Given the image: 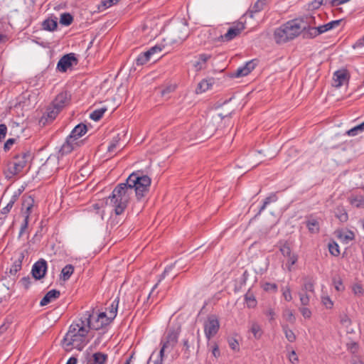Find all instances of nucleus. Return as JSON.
I'll use <instances>...</instances> for the list:
<instances>
[{
    "instance_id": "nucleus-1",
    "label": "nucleus",
    "mask_w": 364,
    "mask_h": 364,
    "mask_svg": "<svg viewBox=\"0 0 364 364\" xmlns=\"http://www.w3.org/2000/svg\"><path fill=\"white\" fill-rule=\"evenodd\" d=\"M314 23L315 16L313 15H306L300 18L289 21L275 30L274 33L275 41L277 43H283L292 40L302 33L309 23Z\"/></svg>"
},
{
    "instance_id": "nucleus-2",
    "label": "nucleus",
    "mask_w": 364,
    "mask_h": 364,
    "mask_svg": "<svg viewBox=\"0 0 364 364\" xmlns=\"http://www.w3.org/2000/svg\"><path fill=\"white\" fill-rule=\"evenodd\" d=\"M90 311H86L78 322L73 323L66 333L63 342L68 347L81 350L86 344L85 338L89 331Z\"/></svg>"
},
{
    "instance_id": "nucleus-3",
    "label": "nucleus",
    "mask_w": 364,
    "mask_h": 364,
    "mask_svg": "<svg viewBox=\"0 0 364 364\" xmlns=\"http://www.w3.org/2000/svg\"><path fill=\"white\" fill-rule=\"evenodd\" d=\"M132 195L133 190L125 183H119L114 188L109 200L116 215H121L124 211Z\"/></svg>"
},
{
    "instance_id": "nucleus-4",
    "label": "nucleus",
    "mask_w": 364,
    "mask_h": 364,
    "mask_svg": "<svg viewBox=\"0 0 364 364\" xmlns=\"http://www.w3.org/2000/svg\"><path fill=\"white\" fill-rule=\"evenodd\" d=\"M125 183L133 190V193H135L136 198L139 201L148 193L151 185V178L137 171L130 174Z\"/></svg>"
},
{
    "instance_id": "nucleus-5",
    "label": "nucleus",
    "mask_w": 364,
    "mask_h": 364,
    "mask_svg": "<svg viewBox=\"0 0 364 364\" xmlns=\"http://www.w3.org/2000/svg\"><path fill=\"white\" fill-rule=\"evenodd\" d=\"M30 159L31 154L28 152H22L16 155L8 164L6 177L11 178L21 172Z\"/></svg>"
},
{
    "instance_id": "nucleus-6",
    "label": "nucleus",
    "mask_w": 364,
    "mask_h": 364,
    "mask_svg": "<svg viewBox=\"0 0 364 364\" xmlns=\"http://www.w3.org/2000/svg\"><path fill=\"white\" fill-rule=\"evenodd\" d=\"M220 323L216 316H209L204 322V331L206 338L210 340L218 331Z\"/></svg>"
},
{
    "instance_id": "nucleus-7",
    "label": "nucleus",
    "mask_w": 364,
    "mask_h": 364,
    "mask_svg": "<svg viewBox=\"0 0 364 364\" xmlns=\"http://www.w3.org/2000/svg\"><path fill=\"white\" fill-rule=\"evenodd\" d=\"M231 114L230 109L224 110V108H217L211 117V120L209 122L208 127L212 126V132L215 131L219 127L222 120L228 117Z\"/></svg>"
},
{
    "instance_id": "nucleus-8",
    "label": "nucleus",
    "mask_w": 364,
    "mask_h": 364,
    "mask_svg": "<svg viewBox=\"0 0 364 364\" xmlns=\"http://www.w3.org/2000/svg\"><path fill=\"white\" fill-rule=\"evenodd\" d=\"M179 332L175 329H169L165 338L161 340V345L164 348H167L168 352H171L178 342Z\"/></svg>"
},
{
    "instance_id": "nucleus-9",
    "label": "nucleus",
    "mask_w": 364,
    "mask_h": 364,
    "mask_svg": "<svg viewBox=\"0 0 364 364\" xmlns=\"http://www.w3.org/2000/svg\"><path fill=\"white\" fill-rule=\"evenodd\" d=\"M92 316L91 315L90 318V325L87 326L89 329H101L107 326L112 321V319H109V316H108L105 312L100 313L95 321L92 320Z\"/></svg>"
},
{
    "instance_id": "nucleus-10",
    "label": "nucleus",
    "mask_w": 364,
    "mask_h": 364,
    "mask_svg": "<svg viewBox=\"0 0 364 364\" xmlns=\"http://www.w3.org/2000/svg\"><path fill=\"white\" fill-rule=\"evenodd\" d=\"M245 28V24L242 22H238L230 27L228 31L221 36V38L223 41H230L239 36Z\"/></svg>"
},
{
    "instance_id": "nucleus-11",
    "label": "nucleus",
    "mask_w": 364,
    "mask_h": 364,
    "mask_svg": "<svg viewBox=\"0 0 364 364\" xmlns=\"http://www.w3.org/2000/svg\"><path fill=\"white\" fill-rule=\"evenodd\" d=\"M77 63V58L73 53H69L63 56L58 63L57 68L61 72H65L73 64Z\"/></svg>"
},
{
    "instance_id": "nucleus-12",
    "label": "nucleus",
    "mask_w": 364,
    "mask_h": 364,
    "mask_svg": "<svg viewBox=\"0 0 364 364\" xmlns=\"http://www.w3.org/2000/svg\"><path fill=\"white\" fill-rule=\"evenodd\" d=\"M47 270V263L46 261L43 259H41L38 262H36L31 270V273L33 277L36 279H41L44 277L46 272Z\"/></svg>"
},
{
    "instance_id": "nucleus-13",
    "label": "nucleus",
    "mask_w": 364,
    "mask_h": 364,
    "mask_svg": "<svg viewBox=\"0 0 364 364\" xmlns=\"http://www.w3.org/2000/svg\"><path fill=\"white\" fill-rule=\"evenodd\" d=\"M348 78L349 76L346 70H337L333 75V85L336 87H340L348 82Z\"/></svg>"
},
{
    "instance_id": "nucleus-14",
    "label": "nucleus",
    "mask_w": 364,
    "mask_h": 364,
    "mask_svg": "<svg viewBox=\"0 0 364 364\" xmlns=\"http://www.w3.org/2000/svg\"><path fill=\"white\" fill-rule=\"evenodd\" d=\"M70 99V95L68 92H62L53 100V105L61 110L69 103Z\"/></svg>"
},
{
    "instance_id": "nucleus-15",
    "label": "nucleus",
    "mask_w": 364,
    "mask_h": 364,
    "mask_svg": "<svg viewBox=\"0 0 364 364\" xmlns=\"http://www.w3.org/2000/svg\"><path fill=\"white\" fill-rule=\"evenodd\" d=\"M316 21L314 23H309L308 27L306 30L303 31V36L305 38H312L317 36L319 34L324 33L323 29L321 28V26L314 27L312 26L316 25Z\"/></svg>"
},
{
    "instance_id": "nucleus-16",
    "label": "nucleus",
    "mask_w": 364,
    "mask_h": 364,
    "mask_svg": "<svg viewBox=\"0 0 364 364\" xmlns=\"http://www.w3.org/2000/svg\"><path fill=\"white\" fill-rule=\"evenodd\" d=\"M255 64L252 61H249L244 66L238 68L232 74V76L235 77L247 76L255 69Z\"/></svg>"
},
{
    "instance_id": "nucleus-17",
    "label": "nucleus",
    "mask_w": 364,
    "mask_h": 364,
    "mask_svg": "<svg viewBox=\"0 0 364 364\" xmlns=\"http://www.w3.org/2000/svg\"><path fill=\"white\" fill-rule=\"evenodd\" d=\"M87 129L86 125L80 124L73 129L68 137L76 141L80 137L83 136L87 132Z\"/></svg>"
},
{
    "instance_id": "nucleus-18",
    "label": "nucleus",
    "mask_w": 364,
    "mask_h": 364,
    "mask_svg": "<svg viewBox=\"0 0 364 364\" xmlns=\"http://www.w3.org/2000/svg\"><path fill=\"white\" fill-rule=\"evenodd\" d=\"M107 355L102 353H95L87 358V364H104Z\"/></svg>"
},
{
    "instance_id": "nucleus-19",
    "label": "nucleus",
    "mask_w": 364,
    "mask_h": 364,
    "mask_svg": "<svg viewBox=\"0 0 364 364\" xmlns=\"http://www.w3.org/2000/svg\"><path fill=\"white\" fill-rule=\"evenodd\" d=\"M77 145L78 143L77 141H75L73 139L68 137L65 142L62 145L60 153L61 155L68 154L70 153Z\"/></svg>"
},
{
    "instance_id": "nucleus-20",
    "label": "nucleus",
    "mask_w": 364,
    "mask_h": 364,
    "mask_svg": "<svg viewBox=\"0 0 364 364\" xmlns=\"http://www.w3.org/2000/svg\"><path fill=\"white\" fill-rule=\"evenodd\" d=\"M60 291L55 289H52L46 293L44 297L41 299L40 305L43 306L48 304L52 301L58 299L60 296Z\"/></svg>"
},
{
    "instance_id": "nucleus-21",
    "label": "nucleus",
    "mask_w": 364,
    "mask_h": 364,
    "mask_svg": "<svg viewBox=\"0 0 364 364\" xmlns=\"http://www.w3.org/2000/svg\"><path fill=\"white\" fill-rule=\"evenodd\" d=\"M213 84V79H204L201 80L196 87L197 94L205 92L210 90Z\"/></svg>"
},
{
    "instance_id": "nucleus-22",
    "label": "nucleus",
    "mask_w": 364,
    "mask_h": 364,
    "mask_svg": "<svg viewBox=\"0 0 364 364\" xmlns=\"http://www.w3.org/2000/svg\"><path fill=\"white\" fill-rule=\"evenodd\" d=\"M250 331L253 334L255 339H259L263 333L260 325L256 321L250 323Z\"/></svg>"
},
{
    "instance_id": "nucleus-23",
    "label": "nucleus",
    "mask_w": 364,
    "mask_h": 364,
    "mask_svg": "<svg viewBox=\"0 0 364 364\" xmlns=\"http://www.w3.org/2000/svg\"><path fill=\"white\" fill-rule=\"evenodd\" d=\"M119 298L117 297L110 304L108 308V313L107 314L108 316H109V319H114L117 313V309L119 305Z\"/></svg>"
},
{
    "instance_id": "nucleus-24",
    "label": "nucleus",
    "mask_w": 364,
    "mask_h": 364,
    "mask_svg": "<svg viewBox=\"0 0 364 364\" xmlns=\"http://www.w3.org/2000/svg\"><path fill=\"white\" fill-rule=\"evenodd\" d=\"M306 223L311 233L315 234L319 232V223L316 219L311 218Z\"/></svg>"
},
{
    "instance_id": "nucleus-25",
    "label": "nucleus",
    "mask_w": 364,
    "mask_h": 364,
    "mask_svg": "<svg viewBox=\"0 0 364 364\" xmlns=\"http://www.w3.org/2000/svg\"><path fill=\"white\" fill-rule=\"evenodd\" d=\"M210 58V55L208 54H200L198 58V60H196L194 63V67L196 68V70H199L204 68V65L205 63Z\"/></svg>"
},
{
    "instance_id": "nucleus-26",
    "label": "nucleus",
    "mask_w": 364,
    "mask_h": 364,
    "mask_svg": "<svg viewBox=\"0 0 364 364\" xmlns=\"http://www.w3.org/2000/svg\"><path fill=\"white\" fill-rule=\"evenodd\" d=\"M73 272L74 267L72 264H67L61 271L60 279L63 281L68 280Z\"/></svg>"
},
{
    "instance_id": "nucleus-27",
    "label": "nucleus",
    "mask_w": 364,
    "mask_h": 364,
    "mask_svg": "<svg viewBox=\"0 0 364 364\" xmlns=\"http://www.w3.org/2000/svg\"><path fill=\"white\" fill-rule=\"evenodd\" d=\"M42 26L45 30L53 31L57 28L58 23L56 20L46 19L43 22Z\"/></svg>"
},
{
    "instance_id": "nucleus-28",
    "label": "nucleus",
    "mask_w": 364,
    "mask_h": 364,
    "mask_svg": "<svg viewBox=\"0 0 364 364\" xmlns=\"http://www.w3.org/2000/svg\"><path fill=\"white\" fill-rule=\"evenodd\" d=\"M363 132H364V122L362 124L357 125V126L353 127L352 129H349L348 131H347L346 134H347V135H348L350 136H355L358 135V134L362 133Z\"/></svg>"
},
{
    "instance_id": "nucleus-29",
    "label": "nucleus",
    "mask_w": 364,
    "mask_h": 364,
    "mask_svg": "<svg viewBox=\"0 0 364 364\" xmlns=\"http://www.w3.org/2000/svg\"><path fill=\"white\" fill-rule=\"evenodd\" d=\"M336 216L342 223L346 222L348 219V213L342 207L336 209Z\"/></svg>"
},
{
    "instance_id": "nucleus-30",
    "label": "nucleus",
    "mask_w": 364,
    "mask_h": 364,
    "mask_svg": "<svg viewBox=\"0 0 364 364\" xmlns=\"http://www.w3.org/2000/svg\"><path fill=\"white\" fill-rule=\"evenodd\" d=\"M338 237L341 241L348 243L354 239V233L352 231L341 232L338 234Z\"/></svg>"
},
{
    "instance_id": "nucleus-31",
    "label": "nucleus",
    "mask_w": 364,
    "mask_h": 364,
    "mask_svg": "<svg viewBox=\"0 0 364 364\" xmlns=\"http://www.w3.org/2000/svg\"><path fill=\"white\" fill-rule=\"evenodd\" d=\"M350 202L356 208H364V197L362 196H357L351 198L350 199Z\"/></svg>"
},
{
    "instance_id": "nucleus-32",
    "label": "nucleus",
    "mask_w": 364,
    "mask_h": 364,
    "mask_svg": "<svg viewBox=\"0 0 364 364\" xmlns=\"http://www.w3.org/2000/svg\"><path fill=\"white\" fill-rule=\"evenodd\" d=\"M106 110V108L95 109L92 113H90V117L94 121H98L102 117Z\"/></svg>"
},
{
    "instance_id": "nucleus-33",
    "label": "nucleus",
    "mask_w": 364,
    "mask_h": 364,
    "mask_svg": "<svg viewBox=\"0 0 364 364\" xmlns=\"http://www.w3.org/2000/svg\"><path fill=\"white\" fill-rule=\"evenodd\" d=\"M283 331L285 334V336L289 342H294L296 341V336L294 333L289 328V327L287 325L282 326Z\"/></svg>"
},
{
    "instance_id": "nucleus-34",
    "label": "nucleus",
    "mask_w": 364,
    "mask_h": 364,
    "mask_svg": "<svg viewBox=\"0 0 364 364\" xmlns=\"http://www.w3.org/2000/svg\"><path fill=\"white\" fill-rule=\"evenodd\" d=\"M73 20V16L68 13L62 14L60 18V23L64 26H69Z\"/></svg>"
},
{
    "instance_id": "nucleus-35",
    "label": "nucleus",
    "mask_w": 364,
    "mask_h": 364,
    "mask_svg": "<svg viewBox=\"0 0 364 364\" xmlns=\"http://www.w3.org/2000/svg\"><path fill=\"white\" fill-rule=\"evenodd\" d=\"M149 55L147 54L146 51L141 53L137 58L136 59V63L137 65H143L146 63L150 60Z\"/></svg>"
},
{
    "instance_id": "nucleus-36",
    "label": "nucleus",
    "mask_w": 364,
    "mask_h": 364,
    "mask_svg": "<svg viewBox=\"0 0 364 364\" xmlns=\"http://www.w3.org/2000/svg\"><path fill=\"white\" fill-rule=\"evenodd\" d=\"M341 21H342L341 19L332 21L325 25L321 26V28L323 29V31H324V32L328 31L329 30H331V29L338 26Z\"/></svg>"
},
{
    "instance_id": "nucleus-37",
    "label": "nucleus",
    "mask_w": 364,
    "mask_h": 364,
    "mask_svg": "<svg viewBox=\"0 0 364 364\" xmlns=\"http://www.w3.org/2000/svg\"><path fill=\"white\" fill-rule=\"evenodd\" d=\"M119 135L114 136L112 141L110 142V144L109 145L107 148V151L109 153H113L115 151L116 149L119 146Z\"/></svg>"
},
{
    "instance_id": "nucleus-38",
    "label": "nucleus",
    "mask_w": 364,
    "mask_h": 364,
    "mask_svg": "<svg viewBox=\"0 0 364 364\" xmlns=\"http://www.w3.org/2000/svg\"><path fill=\"white\" fill-rule=\"evenodd\" d=\"M283 317L291 323H294L296 320L293 311L289 309H286L284 311Z\"/></svg>"
},
{
    "instance_id": "nucleus-39",
    "label": "nucleus",
    "mask_w": 364,
    "mask_h": 364,
    "mask_svg": "<svg viewBox=\"0 0 364 364\" xmlns=\"http://www.w3.org/2000/svg\"><path fill=\"white\" fill-rule=\"evenodd\" d=\"M328 250L330 253L333 256L336 257L338 256L340 254L339 246L335 242L328 244Z\"/></svg>"
},
{
    "instance_id": "nucleus-40",
    "label": "nucleus",
    "mask_w": 364,
    "mask_h": 364,
    "mask_svg": "<svg viewBox=\"0 0 364 364\" xmlns=\"http://www.w3.org/2000/svg\"><path fill=\"white\" fill-rule=\"evenodd\" d=\"M277 198L274 194H272V195L268 196L267 198H266L263 203V205H262V207L259 209V213H260L262 211H263L266 208V207L268 204H269L270 203H272V202H275L277 200Z\"/></svg>"
},
{
    "instance_id": "nucleus-41",
    "label": "nucleus",
    "mask_w": 364,
    "mask_h": 364,
    "mask_svg": "<svg viewBox=\"0 0 364 364\" xmlns=\"http://www.w3.org/2000/svg\"><path fill=\"white\" fill-rule=\"evenodd\" d=\"M60 112V109H58L57 107H54L53 105V107L49 109L47 112L48 119H49L50 121L53 120Z\"/></svg>"
},
{
    "instance_id": "nucleus-42",
    "label": "nucleus",
    "mask_w": 364,
    "mask_h": 364,
    "mask_svg": "<svg viewBox=\"0 0 364 364\" xmlns=\"http://www.w3.org/2000/svg\"><path fill=\"white\" fill-rule=\"evenodd\" d=\"M163 364V359L156 355V353L153 352L151 355L148 364Z\"/></svg>"
},
{
    "instance_id": "nucleus-43",
    "label": "nucleus",
    "mask_w": 364,
    "mask_h": 364,
    "mask_svg": "<svg viewBox=\"0 0 364 364\" xmlns=\"http://www.w3.org/2000/svg\"><path fill=\"white\" fill-rule=\"evenodd\" d=\"M321 302L323 305L326 306V309H330L333 306V302L328 296H323L321 297Z\"/></svg>"
},
{
    "instance_id": "nucleus-44",
    "label": "nucleus",
    "mask_w": 364,
    "mask_h": 364,
    "mask_svg": "<svg viewBox=\"0 0 364 364\" xmlns=\"http://www.w3.org/2000/svg\"><path fill=\"white\" fill-rule=\"evenodd\" d=\"M161 50H162V47L161 46L157 45V46L151 47L150 49H149L146 51V53L151 58V56H153L155 54L160 53L161 52Z\"/></svg>"
},
{
    "instance_id": "nucleus-45",
    "label": "nucleus",
    "mask_w": 364,
    "mask_h": 364,
    "mask_svg": "<svg viewBox=\"0 0 364 364\" xmlns=\"http://www.w3.org/2000/svg\"><path fill=\"white\" fill-rule=\"evenodd\" d=\"M280 251L284 257H288L292 254L291 249L287 244H284L282 245L280 247Z\"/></svg>"
},
{
    "instance_id": "nucleus-46",
    "label": "nucleus",
    "mask_w": 364,
    "mask_h": 364,
    "mask_svg": "<svg viewBox=\"0 0 364 364\" xmlns=\"http://www.w3.org/2000/svg\"><path fill=\"white\" fill-rule=\"evenodd\" d=\"M314 285L313 282H311V280H308V281L305 282V283L304 284V287H303L301 291L306 292V291L314 292Z\"/></svg>"
},
{
    "instance_id": "nucleus-47",
    "label": "nucleus",
    "mask_w": 364,
    "mask_h": 364,
    "mask_svg": "<svg viewBox=\"0 0 364 364\" xmlns=\"http://www.w3.org/2000/svg\"><path fill=\"white\" fill-rule=\"evenodd\" d=\"M301 304L303 306H307L309 304V296L306 292L301 291L299 294Z\"/></svg>"
},
{
    "instance_id": "nucleus-48",
    "label": "nucleus",
    "mask_w": 364,
    "mask_h": 364,
    "mask_svg": "<svg viewBox=\"0 0 364 364\" xmlns=\"http://www.w3.org/2000/svg\"><path fill=\"white\" fill-rule=\"evenodd\" d=\"M333 283L335 289L338 291H341L344 289V287L343 285L342 280L340 278H338V279L333 278Z\"/></svg>"
},
{
    "instance_id": "nucleus-49",
    "label": "nucleus",
    "mask_w": 364,
    "mask_h": 364,
    "mask_svg": "<svg viewBox=\"0 0 364 364\" xmlns=\"http://www.w3.org/2000/svg\"><path fill=\"white\" fill-rule=\"evenodd\" d=\"M288 261H287V268L289 269V271H291V266L294 264L297 259H298V257L295 254H291V256L287 257Z\"/></svg>"
},
{
    "instance_id": "nucleus-50",
    "label": "nucleus",
    "mask_w": 364,
    "mask_h": 364,
    "mask_svg": "<svg viewBox=\"0 0 364 364\" xmlns=\"http://www.w3.org/2000/svg\"><path fill=\"white\" fill-rule=\"evenodd\" d=\"M282 294L286 301H289L292 299L291 290L289 287L282 288Z\"/></svg>"
},
{
    "instance_id": "nucleus-51",
    "label": "nucleus",
    "mask_w": 364,
    "mask_h": 364,
    "mask_svg": "<svg viewBox=\"0 0 364 364\" xmlns=\"http://www.w3.org/2000/svg\"><path fill=\"white\" fill-rule=\"evenodd\" d=\"M265 4V0H257L253 6L255 12H258L263 9Z\"/></svg>"
},
{
    "instance_id": "nucleus-52",
    "label": "nucleus",
    "mask_w": 364,
    "mask_h": 364,
    "mask_svg": "<svg viewBox=\"0 0 364 364\" xmlns=\"http://www.w3.org/2000/svg\"><path fill=\"white\" fill-rule=\"evenodd\" d=\"M21 268V262L17 261L15 262L14 264L10 269L11 274H15L17 272H18Z\"/></svg>"
},
{
    "instance_id": "nucleus-53",
    "label": "nucleus",
    "mask_w": 364,
    "mask_h": 364,
    "mask_svg": "<svg viewBox=\"0 0 364 364\" xmlns=\"http://www.w3.org/2000/svg\"><path fill=\"white\" fill-rule=\"evenodd\" d=\"M171 269V267H168V268H166V269H165V270H164V273L161 275L160 279H159L158 282H157V283H156V284L153 287L152 290H151V291L149 293V296H150L153 294V292H154V289H156V287H158L159 284L161 282V280H162L163 279H164V277H165V275H166V272H168V271L169 269Z\"/></svg>"
},
{
    "instance_id": "nucleus-54",
    "label": "nucleus",
    "mask_w": 364,
    "mask_h": 364,
    "mask_svg": "<svg viewBox=\"0 0 364 364\" xmlns=\"http://www.w3.org/2000/svg\"><path fill=\"white\" fill-rule=\"evenodd\" d=\"M228 344L232 350H239V343L235 338H230L228 340Z\"/></svg>"
},
{
    "instance_id": "nucleus-55",
    "label": "nucleus",
    "mask_w": 364,
    "mask_h": 364,
    "mask_svg": "<svg viewBox=\"0 0 364 364\" xmlns=\"http://www.w3.org/2000/svg\"><path fill=\"white\" fill-rule=\"evenodd\" d=\"M175 90V87L173 85L167 86L166 87L164 88L161 91V95L162 97H165L169 93L172 92Z\"/></svg>"
},
{
    "instance_id": "nucleus-56",
    "label": "nucleus",
    "mask_w": 364,
    "mask_h": 364,
    "mask_svg": "<svg viewBox=\"0 0 364 364\" xmlns=\"http://www.w3.org/2000/svg\"><path fill=\"white\" fill-rule=\"evenodd\" d=\"M6 132V126L4 124H0V141L5 138Z\"/></svg>"
},
{
    "instance_id": "nucleus-57",
    "label": "nucleus",
    "mask_w": 364,
    "mask_h": 364,
    "mask_svg": "<svg viewBox=\"0 0 364 364\" xmlns=\"http://www.w3.org/2000/svg\"><path fill=\"white\" fill-rule=\"evenodd\" d=\"M20 283L22 287H23L25 289H28L31 284V279L28 277H23L21 279Z\"/></svg>"
},
{
    "instance_id": "nucleus-58",
    "label": "nucleus",
    "mask_w": 364,
    "mask_h": 364,
    "mask_svg": "<svg viewBox=\"0 0 364 364\" xmlns=\"http://www.w3.org/2000/svg\"><path fill=\"white\" fill-rule=\"evenodd\" d=\"M300 311L304 318H310L311 316V311L306 307L301 308Z\"/></svg>"
},
{
    "instance_id": "nucleus-59",
    "label": "nucleus",
    "mask_w": 364,
    "mask_h": 364,
    "mask_svg": "<svg viewBox=\"0 0 364 364\" xmlns=\"http://www.w3.org/2000/svg\"><path fill=\"white\" fill-rule=\"evenodd\" d=\"M289 360L293 364L298 361V357L294 350H291L289 354Z\"/></svg>"
},
{
    "instance_id": "nucleus-60",
    "label": "nucleus",
    "mask_w": 364,
    "mask_h": 364,
    "mask_svg": "<svg viewBox=\"0 0 364 364\" xmlns=\"http://www.w3.org/2000/svg\"><path fill=\"white\" fill-rule=\"evenodd\" d=\"M353 291L356 295H360L363 294V288L359 284H355L353 287Z\"/></svg>"
},
{
    "instance_id": "nucleus-61",
    "label": "nucleus",
    "mask_w": 364,
    "mask_h": 364,
    "mask_svg": "<svg viewBox=\"0 0 364 364\" xmlns=\"http://www.w3.org/2000/svg\"><path fill=\"white\" fill-rule=\"evenodd\" d=\"M118 1L119 0H105L102 1V4L105 8H109L112 5L116 4L118 2Z\"/></svg>"
},
{
    "instance_id": "nucleus-62",
    "label": "nucleus",
    "mask_w": 364,
    "mask_h": 364,
    "mask_svg": "<svg viewBox=\"0 0 364 364\" xmlns=\"http://www.w3.org/2000/svg\"><path fill=\"white\" fill-rule=\"evenodd\" d=\"M15 139H9L4 144V149L5 150H9L11 146L15 143Z\"/></svg>"
},
{
    "instance_id": "nucleus-63",
    "label": "nucleus",
    "mask_w": 364,
    "mask_h": 364,
    "mask_svg": "<svg viewBox=\"0 0 364 364\" xmlns=\"http://www.w3.org/2000/svg\"><path fill=\"white\" fill-rule=\"evenodd\" d=\"M33 200L31 199V198H29L27 200L24 202L23 205L26 206V208L28 212L31 210L33 205Z\"/></svg>"
},
{
    "instance_id": "nucleus-64",
    "label": "nucleus",
    "mask_w": 364,
    "mask_h": 364,
    "mask_svg": "<svg viewBox=\"0 0 364 364\" xmlns=\"http://www.w3.org/2000/svg\"><path fill=\"white\" fill-rule=\"evenodd\" d=\"M246 300L249 307H254L256 305V300L254 298L246 296Z\"/></svg>"
}]
</instances>
